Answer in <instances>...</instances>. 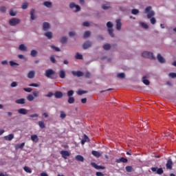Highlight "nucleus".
<instances>
[{
    "mask_svg": "<svg viewBox=\"0 0 176 176\" xmlns=\"http://www.w3.org/2000/svg\"><path fill=\"white\" fill-rule=\"evenodd\" d=\"M10 65L11 67H14V65L19 66V63H16V62H14V61H13V60H10Z\"/></svg>",
    "mask_w": 176,
    "mask_h": 176,
    "instance_id": "de8ad7c7",
    "label": "nucleus"
},
{
    "mask_svg": "<svg viewBox=\"0 0 176 176\" xmlns=\"http://www.w3.org/2000/svg\"><path fill=\"white\" fill-rule=\"evenodd\" d=\"M75 159L78 162H84V160H85V158L83 157V156H82L80 155H76Z\"/></svg>",
    "mask_w": 176,
    "mask_h": 176,
    "instance_id": "393cba45",
    "label": "nucleus"
},
{
    "mask_svg": "<svg viewBox=\"0 0 176 176\" xmlns=\"http://www.w3.org/2000/svg\"><path fill=\"white\" fill-rule=\"evenodd\" d=\"M19 49L21 50V52H27V50H28V48H27L24 44H21Z\"/></svg>",
    "mask_w": 176,
    "mask_h": 176,
    "instance_id": "aec40b11",
    "label": "nucleus"
},
{
    "mask_svg": "<svg viewBox=\"0 0 176 176\" xmlns=\"http://www.w3.org/2000/svg\"><path fill=\"white\" fill-rule=\"evenodd\" d=\"M125 170L127 171V173H131V171H133V166H126Z\"/></svg>",
    "mask_w": 176,
    "mask_h": 176,
    "instance_id": "4c0bfd02",
    "label": "nucleus"
},
{
    "mask_svg": "<svg viewBox=\"0 0 176 176\" xmlns=\"http://www.w3.org/2000/svg\"><path fill=\"white\" fill-rule=\"evenodd\" d=\"M107 27L108 28V32L110 35V36H111V38H113V36H115V34H113V23H112V22L109 21L107 23Z\"/></svg>",
    "mask_w": 176,
    "mask_h": 176,
    "instance_id": "f03ea898",
    "label": "nucleus"
},
{
    "mask_svg": "<svg viewBox=\"0 0 176 176\" xmlns=\"http://www.w3.org/2000/svg\"><path fill=\"white\" fill-rule=\"evenodd\" d=\"M16 14H17V13L16 12L13 11V10H10V16H16Z\"/></svg>",
    "mask_w": 176,
    "mask_h": 176,
    "instance_id": "13d9d810",
    "label": "nucleus"
},
{
    "mask_svg": "<svg viewBox=\"0 0 176 176\" xmlns=\"http://www.w3.org/2000/svg\"><path fill=\"white\" fill-rule=\"evenodd\" d=\"M151 9H152V7L148 6L145 9V13H149L151 12Z\"/></svg>",
    "mask_w": 176,
    "mask_h": 176,
    "instance_id": "e2e57ef3",
    "label": "nucleus"
},
{
    "mask_svg": "<svg viewBox=\"0 0 176 176\" xmlns=\"http://www.w3.org/2000/svg\"><path fill=\"white\" fill-rule=\"evenodd\" d=\"M89 47H91V43L89 41H85L82 45V49L86 50L87 49H89Z\"/></svg>",
    "mask_w": 176,
    "mask_h": 176,
    "instance_id": "9b49d317",
    "label": "nucleus"
},
{
    "mask_svg": "<svg viewBox=\"0 0 176 176\" xmlns=\"http://www.w3.org/2000/svg\"><path fill=\"white\" fill-rule=\"evenodd\" d=\"M28 78L29 79H34V78H35V71H30L28 74Z\"/></svg>",
    "mask_w": 176,
    "mask_h": 176,
    "instance_id": "6ab92c4d",
    "label": "nucleus"
},
{
    "mask_svg": "<svg viewBox=\"0 0 176 176\" xmlns=\"http://www.w3.org/2000/svg\"><path fill=\"white\" fill-rule=\"evenodd\" d=\"M157 58L159 61V63H161L162 64H164V63H166V59L162 56L160 54H158L157 56Z\"/></svg>",
    "mask_w": 176,
    "mask_h": 176,
    "instance_id": "4468645a",
    "label": "nucleus"
},
{
    "mask_svg": "<svg viewBox=\"0 0 176 176\" xmlns=\"http://www.w3.org/2000/svg\"><path fill=\"white\" fill-rule=\"evenodd\" d=\"M59 76L61 79H64V78H65V72L64 70H60L59 72Z\"/></svg>",
    "mask_w": 176,
    "mask_h": 176,
    "instance_id": "cd10ccee",
    "label": "nucleus"
},
{
    "mask_svg": "<svg viewBox=\"0 0 176 176\" xmlns=\"http://www.w3.org/2000/svg\"><path fill=\"white\" fill-rule=\"evenodd\" d=\"M33 96L34 97V98H38V97H39V91H33Z\"/></svg>",
    "mask_w": 176,
    "mask_h": 176,
    "instance_id": "49530a36",
    "label": "nucleus"
},
{
    "mask_svg": "<svg viewBox=\"0 0 176 176\" xmlns=\"http://www.w3.org/2000/svg\"><path fill=\"white\" fill-rule=\"evenodd\" d=\"M91 153L94 156H95V157H101V153H100V152H98V151H92Z\"/></svg>",
    "mask_w": 176,
    "mask_h": 176,
    "instance_id": "a878e982",
    "label": "nucleus"
},
{
    "mask_svg": "<svg viewBox=\"0 0 176 176\" xmlns=\"http://www.w3.org/2000/svg\"><path fill=\"white\" fill-rule=\"evenodd\" d=\"M21 21L17 18H12L11 19H10L9 21V24L11 26H14V25H17V24H20V22Z\"/></svg>",
    "mask_w": 176,
    "mask_h": 176,
    "instance_id": "20e7f679",
    "label": "nucleus"
},
{
    "mask_svg": "<svg viewBox=\"0 0 176 176\" xmlns=\"http://www.w3.org/2000/svg\"><path fill=\"white\" fill-rule=\"evenodd\" d=\"M30 19L31 20H35V9H32L30 10Z\"/></svg>",
    "mask_w": 176,
    "mask_h": 176,
    "instance_id": "b1692460",
    "label": "nucleus"
},
{
    "mask_svg": "<svg viewBox=\"0 0 176 176\" xmlns=\"http://www.w3.org/2000/svg\"><path fill=\"white\" fill-rule=\"evenodd\" d=\"M142 82L144 85H146V86L149 85V80H146V77L145 76L142 78Z\"/></svg>",
    "mask_w": 176,
    "mask_h": 176,
    "instance_id": "2f4dec72",
    "label": "nucleus"
},
{
    "mask_svg": "<svg viewBox=\"0 0 176 176\" xmlns=\"http://www.w3.org/2000/svg\"><path fill=\"white\" fill-rule=\"evenodd\" d=\"M54 96H55V98H63V92L57 91L54 93Z\"/></svg>",
    "mask_w": 176,
    "mask_h": 176,
    "instance_id": "dca6fc26",
    "label": "nucleus"
},
{
    "mask_svg": "<svg viewBox=\"0 0 176 176\" xmlns=\"http://www.w3.org/2000/svg\"><path fill=\"white\" fill-rule=\"evenodd\" d=\"M45 76L46 78H48L50 79H56L57 78V74H56V72L53 70L52 69H48L45 71Z\"/></svg>",
    "mask_w": 176,
    "mask_h": 176,
    "instance_id": "f257e3e1",
    "label": "nucleus"
},
{
    "mask_svg": "<svg viewBox=\"0 0 176 176\" xmlns=\"http://www.w3.org/2000/svg\"><path fill=\"white\" fill-rule=\"evenodd\" d=\"M50 28V23L47 22H44L43 24V31H47Z\"/></svg>",
    "mask_w": 176,
    "mask_h": 176,
    "instance_id": "2eb2a0df",
    "label": "nucleus"
},
{
    "mask_svg": "<svg viewBox=\"0 0 176 176\" xmlns=\"http://www.w3.org/2000/svg\"><path fill=\"white\" fill-rule=\"evenodd\" d=\"M53 96H54V94L52 93V92H49L46 96H45V97H48V98H52V97H53Z\"/></svg>",
    "mask_w": 176,
    "mask_h": 176,
    "instance_id": "69168bd1",
    "label": "nucleus"
},
{
    "mask_svg": "<svg viewBox=\"0 0 176 176\" xmlns=\"http://www.w3.org/2000/svg\"><path fill=\"white\" fill-rule=\"evenodd\" d=\"M91 34V32L90 31H86L85 33H84V36H83V38L85 39H86V38H89V36H90V35Z\"/></svg>",
    "mask_w": 176,
    "mask_h": 176,
    "instance_id": "473e14b6",
    "label": "nucleus"
},
{
    "mask_svg": "<svg viewBox=\"0 0 176 176\" xmlns=\"http://www.w3.org/2000/svg\"><path fill=\"white\" fill-rule=\"evenodd\" d=\"M103 49L104 50H109L111 49V45L109 44H105L103 45Z\"/></svg>",
    "mask_w": 176,
    "mask_h": 176,
    "instance_id": "37998d69",
    "label": "nucleus"
},
{
    "mask_svg": "<svg viewBox=\"0 0 176 176\" xmlns=\"http://www.w3.org/2000/svg\"><path fill=\"white\" fill-rule=\"evenodd\" d=\"M13 138H14V135L12 133L4 136V140H6V141H12Z\"/></svg>",
    "mask_w": 176,
    "mask_h": 176,
    "instance_id": "a211bd4d",
    "label": "nucleus"
},
{
    "mask_svg": "<svg viewBox=\"0 0 176 176\" xmlns=\"http://www.w3.org/2000/svg\"><path fill=\"white\" fill-rule=\"evenodd\" d=\"M82 25L84 27H90V23L89 21H85L82 23Z\"/></svg>",
    "mask_w": 176,
    "mask_h": 176,
    "instance_id": "6e6d98bb",
    "label": "nucleus"
},
{
    "mask_svg": "<svg viewBox=\"0 0 176 176\" xmlns=\"http://www.w3.org/2000/svg\"><path fill=\"white\" fill-rule=\"evenodd\" d=\"M45 35L48 39H52V38H53V33H52V32H47L45 33Z\"/></svg>",
    "mask_w": 176,
    "mask_h": 176,
    "instance_id": "bb28decb",
    "label": "nucleus"
},
{
    "mask_svg": "<svg viewBox=\"0 0 176 176\" xmlns=\"http://www.w3.org/2000/svg\"><path fill=\"white\" fill-rule=\"evenodd\" d=\"M72 74L74 76H78V78H80V76H83V75H85L83 72L81 71H72Z\"/></svg>",
    "mask_w": 176,
    "mask_h": 176,
    "instance_id": "423d86ee",
    "label": "nucleus"
},
{
    "mask_svg": "<svg viewBox=\"0 0 176 176\" xmlns=\"http://www.w3.org/2000/svg\"><path fill=\"white\" fill-rule=\"evenodd\" d=\"M18 113L20 115H27V113H28V110L24 108H21L18 109Z\"/></svg>",
    "mask_w": 176,
    "mask_h": 176,
    "instance_id": "f8f14e48",
    "label": "nucleus"
},
{
    "mask_svg": "<svg viewBox=\"0 0 176 176\" xmlns=\"http://www.w3.org/2000/svg\"><path fill=\"white\" fill-rule=\"evenodd\" d=\"M43 5H44V6H46V8H52V2H50V1H45L44 3H43Z\"/></svg>",
    "mask_w": 176,
    "mask_h": 176,
    "instance_id": "7c9ffc66",
    "label": "nucleus"
},
{
    "mask_svg": "<svg viewBox=\"0 0 176 176\" xmlns=\"http://www.w3.org/2000/svg\"><path fill=\"white\" fill-rule=\"evenodd\" d=\"M67 41H68V38L65 36H63L60 38L61 43H67Z\"/></svg>",
    "mask_w": 176,
    "mask_h": 176,
    "instance_id": "79ce46f5",
    "label": "nucleus"
},
{
    "mask_svg": "<svg viewBox=\"0 0 176 176\" xmlns=\"http://www.w3.org/2000/svg\"><path fill=\"white\" fill-rule=\"evenodd\" d=\"M131 13H132V14H138V13H140V10H138L137 9H133L131 10Z\"/></svg>",
    "mask_w": 176,
    "mask_h": 176,
    "instance_id": "09e8293b",
    "label": "nucleus"
},
{
    "mask_svg": "<svg viewBox=\"0 0 176 176\" xmlns=\"http://www.w3.org/2000/svg\"><path fill=\"white\" fill-rule=\"evenodd\" d=\"M24 146H25V142H23L21 144H16L15 146V149H23V148H24Z\"/></svg>",
    "mask_w": 176,
    "mask_h": 176,
    "instance_id": "5701e85b",
    "label": "nucleus"
},
{
    "mask_svg": "<svg viewBox=\"0 0 176 176\" xmlns=\"http://www.w3.org/2000/svg\"><path fill=\"white\" fill-rule=\"evenodd\" d=\"M169 76L170 78H172L173 79H174V78H176V73H170Z\"/></svg>",
    "mask_w": 176,
    "mask_h": 176,
    "instance_id": "052dcab7",
    "label": "nucleus"
},
{
    "mask_svg": "<svg viewBox=\"0 0 176 176\" xmlns=\"http://www.w3.org/2000/svg\"><path fill=\"white\" fill-rule=\"evenodd\" d=\"M127 162H129V160H127V158L126 157H120L118 159H116V163H127Z\"/></svg>",
    "mask_w": 176,
    "mask_h": 176,
    "instance_id": "6e6552de",
    "label": "nucleus"
},
{
    "mask_svg": "<svg viewBox=\"0 0 176 176\" xmlns=\"http://www.w3.org/2000/svg\"><path fill=\"white\" fill-rule=\"evenodd\" d=\"M16 104H20L21 105L25 104V99L24 98H20L15 101Z\"/></svg>",
    "mask_w": 176,
    "mask_h": 176,
    "instance_id": "4be33fe9",
    "label": "nucleus"
},
{
    "mask_svg": "<svg viewBox=\"0 0 176 176\" xmlns=\"http://www.w3.org/2000/svg\"><path fill=\"white\" fill-rule=\"evenodd\" d=\"M90 140L89 139V137L87 135H84V138L81 140L82 145H85L86 142H89Z\"/></svg>",
    "mask_w": 176,
    "mask_h": 176,
    "instance_id": "f3484780",
    "label": "nucleus"
},
{
    "mask_svg": "<svg viewBox=\"0 0 176 176\" xmlns=\"http://www.w3.org/2000/svg\"><path fill=\"white\" fill-rule=\"evenodd\" d=\"M91 166L94 167V168H96V170H105V166H98L95 162H91Z\"/></svg>",
    "mask_w": 176,
    "mask_h": 176,
    "instance_id": "0eeeda50",
    "label": "nucleus"
},
{
    "mask_svg": "<svg viewBox=\"0 0 176 176\" xmlns=\"http://www.w3.org/2000/svg\"><path fill=\"white\" fill-rule=\"evenodd\" d=\"M23 90L27 93H31L32 91V88H24Z\"/></svg>",
    "mask_w": 176,
    "mask_h": 176,
    "instance_id": "5fc2aeb1",
    "label": "nucleus"
},
{
    "mask_svg": "<svg viewBox=\"0 0 176 176\" xmlns=\"http://www.w3.org/2000/svg\"><path fill=\"white\" fill-rule=\"evenodd\" d=\"M11 87H17V82H12L10 85Z\"/></svg>",
    "mask_w": 176,
    "mask_h": 176,
    "instance_id": "338daca9",
    "label": "nucleus"
},
{
    "mask_svg": "<svg viewBox=\"0 0 176 176\" xmlns=\"http://www.w3.org/2000/svg\"><path fill=\"white\" fill-rule=\"evenodd\" d=\"M164 171L163 170V168H160L157 170V174H159L160 175H162Z\"/></svg>",
    "mask_w": 176,
    "mask_h": 176,
    "instance_id": "a18cd8bd",
    "label": "nucleus"
},
{
    "mask_svg": "<svg viewBox=\"0 0 176 176\" xmlns=\"http://www.w3.org/2000/svg\"><path fill=\"white\" fill-rule=\"evenodd\" d=\"M153 16H155V12H153V11H151V12H148V14H147L148 19H152V17H153Z\"/></svg>",
    "mask_w": 176,
    "mask_h": 176,
    "instance_id": "72a5a7b5",
    "label": "nucleus"
},
{
    "mask_svg": "<svg viewBox=\"0 0 176 176\" xmlns=\"http://www.w3.org/2000/svg\"><path fill=\"white\" fill-rule=\"evenodd\" d=\"M67 102L69 104H74V102H75V98H74L72 96L69 97Z\"/></svg>",
    "mask_w": 176,
    "mask_h": 176,
    "instance_id": "c9c22d12",
    "label": "nucleus"
},
{
    "mask_svg": "<svg viewBox=\"0 0 176 176\" xmlns=\"http://www.w3.org/2000/svg\"><path fill=\"white\" fill-rule=\"evenodd\" d=\"M31 140L33 142H38L39 141V138H38L37 135H32Z\"/></svg>",
    "mask_w": 176,
    "mask_h": 176,
    "instance_id": "412c9836",
    "label": "nucleus"
},
{
    "mask_svg": "<svg viewBox=\"0 0 176 176\" xmlns=\"http://www.w3.org/2000/svg\"><path fill=\"white\" fill-rule=\"evenodd\" d=\"M117 76L120 79H124V78L126 77V76L124 75V73H120V74H118Z\"/></svg>",
    "mask_w": 176,
    "mask_h": 176,
    "instance_id": "a19ab883",
    "label": "nucleus"
},
{
    "mask_svg": "<svg viewBox=\"0 0 176 176\" xmlns=\"http://www.w3.org/2000/svg\"><path fill=\"white\" fill-rule=\"evenodd\" d=\"M51 49H53L54 50H55V52H61V50H60V48L54 46V45H50Z\"/></svg>",
    "mask_w": 176,
    "mask_h": 176,
    "instance_id": "ea45409f",
    "label": "nucleus"
},
{
    "mask_svg": "<svg viewBox=\"0 0 176 176\" xmlns=\"http://www.w3.org/2000/svg\"><path fill=\"white\" fill-rule=\"evenodd\" d=\"M116 30H118V31H120V30H122V22H120V19H116Z\"/></svg>",
    "mask_w": 176,
    "mask_h": 176,
    "instance_id": "ddd939ff",
    "label": "nucleus"
},
{
    "mask_svg": "<svg viewBox=\"0 0 176 176\" xmlns=\"http://www.w3.org/2000/svg\"><path fill=\"white\" fill-rule=\"evenodd\" d=\"M60 153L63 159H67L68 156H71V153H69L68 151H61Z\"/></svg>",
    "mask_w": 176,
    "mask_h": 176,
    "instance_id": "1a4fd4ad",
    "label": "nucleus"
},
{
    "mask_svg": "<svg viewBox=\"0 0 176 176\" xmlns=\"http://www.w3.org/2000/svg\"><path fill=\"white\" fill-rule=\"evenodd\" d=\"M76 60H82L83 59V56L79 53H76V56H75Z\"/></svg>",
    "mask_w": 176,
    "mask_h": 176,
    "instance_id": "f704fd0d",
    "label": "nucleus"
},
{
    "mask_svg": "<svg viewBox=\"0 0 176 176\" xmlns=\"http://www.w3.org/2000/svg\"><path fill=\"white\" fill-rule=\"evenodd\" d=\"M23 170H25L26 173H29V174H31L32 173V170H31V168L28 166H25L23 168Z\"/></svg>",
    "mask_w": 176,
    "mask_h": 176,
    "instance_id": "e433bc0d",
    "label": "nucleus"
},
{
    "mask_svg": "<svg viewBox=\"0 0 176 176\" xmlns=\"http://www.w3.org/2000/svg\"><path fill=\"white\" fill-rule=\"evenodd\" d=\"M142 56L144 58H150V60H156V58L153 56V53L149 52H144L142 53Z\"/></svg>",
    "mask_w": 176,
    "mask_h": 176,
    "instance_id": "7ed1b4c3",
    "label": "nucleus"
},
{
    "mask_svg": "<svg viewBox=\"0 0 176 176\" xmlns=\"http://www.w3.org/2000/svg\"><path fill=\"white\" fill-rule=\"evenodd\" d=\"M29 86L30 87H39V85H38L36 83H32V84L29 85Z\"/></svg>",
    "mask_w": 176,
    "mask_h": 176,
    "instance_id": "4d7b16f0",
    "label": "nucleus"
},
{
    "mask_svg": "<svg viewBox=\"0 0 176 176\" xmlns=\"http://www.w3.org/2000/svg\"><path fill=\"white\" fill-rule=\"evenodd\" d=\"M27 100L28 101H34V100H35V97H34V95L32 94H29L27 96Z\"/></svg>",
    "mask_w": 176,
    "mask_h": 176,
    "instance_id": "c756f323",
    "label": "nucleus"
},
{
    "mask_svg": "<svg viewBox=\"0 0 176 176\" xmlns=\"http://www.w3.org/2000/svg\"><path fill=\"white\" fill-rule=\"evenodd\" d=\"M70 9H75L74 12H80V7L78 5H76L74 3H72L69 5Z\"/></svg>",
    "mask_w": 176,
    "mask_h": 176,
    "instance_id": "39448f33",
    "label": "nucleus"
},
{
    "mask_svg": "<svg viewBox=\"0 0 176 176\" xmlns=\"http://www.w3.org/2000/svg\"><path fill=\"white\" fill-rule=\"evenodd\" d=\"M50 61L52 62L53 64H56L57 63L56 58H54V56H50Z\"/></svg>",
    "mask_w": 176,
    "mask_h": 176,
    "instance_id": "3c124183",
    "label": "nucleus"
},
{
    "mask_svg": "<svg viewBox=\"0 0 176 176\" xmlns=\"http://www.w3.org/2000/svg\"><path fill=\"white\" fill-rule=\"evenodd\" d=\"M37 54H38V51H36L35 50H32L31 51L30 56L32 57H36Z\"/></svg>",
    "mask_w": 176,
    "mask_h": 176,
    "instance_id": "c85d7f7f",
    "label": "nucleus"
},
{
    "mask_svg": "<svg viewBox=\"0 0 176 176\" xmlns=\"http://www.w3.org/2000/svg\"><path fill=\"white\" fill-rule=\"evenodd\" d=\"M86 93H87L86 91L79 90L78 91V96H82V94H86Z\"/></svg>",
    "mask_w": 176,
    "mask_h": 176,
    "instance_id": "603ef678",
    "label": "nucleus"
},
{
    "mask_svg": "<svg viewBox=\"0 0 176 176\" xmlns=\"http://www.w3.org/2000/svg\"><path fill=\"white\" fill-rule=\"evenodd\" d=\"M96 176H104L103 173L101 172H96Z\"/></svg>",
    "mask_w": 176,
    "mask_h": 176,
    "instance_id": "774afa93",
    "label": "nucleus"
},
{
    "mask_svg": "<svg viewBox=\"0 0 176 176\" xmlns=\"http://www.w3.org/2000/svg\"><path fill=\"white\" fill-rule=\"evenodd\" d=\"M150 21L151 24H156V19H155L154 17L151 18Z\"/></svg>",
    "mask_w": 176,
    "mask_h": 176,
    "instance_id": "bf43d9fd",
    "label": "nucleus"
},
{
    "mask_svg": "<svg viewBox=\"0 0 176 176\" xmlns=\"http://www.w3.org/2000/svg\"><path fill=\"white\" fill-rule=\"evenodd\" d=\"M28 8V3H23L22 5V9L25 10Z\"/></svg>",
    "mask_w": 176,
    "mask_h": 176,
    "instance_id": "864d4df0",
    "label": "nucleus"
},
{
    "mask_svg": "<svg viewBox=\"0 0 176 176\" xmlns=\"http://www.w3.org/2000/svg\"><path fill=\"white\" fill-rule=\"evenodd\" d=\"M141 25H142V27H143V28H145V29H146V28H148V24H146V23H141Z\"/></svg>",
    "mask_w": 176,
    "mask_h": 176,
    "instance_id": "0e129e2a",
    "label": "nucleus"
},
{
    "mask_svg": "<svg viewBox=\"0 0 176 176\" xmlns=\"http://www.w3.org/2000/svg\"><path fill=\"white\" fill-rule=\"evenodd\" d=\"M166 167L168 170H173V160L171 159L168 160Z\"/></svg>",
    "mask_w": 176,
    "mask_h": 176,
    "instance_id": "9d476101",
    "label": "nucleus"
},
{
    "mask_svg": "<svg viewBox=\"0 0 176 176\" xmlns=\"http://www.w3.org/2000/svg\"><path fill=\"white\" fill-rule=\"evenodd\" d=\"M67 117V114H65L64 113V111H60V118L61 119H65V118Z\"/></svg>",
    "mask_w": 176,
    "mask_h": 176,
    "instance_id": "c03bdc74",
    "label": "nucleus"
},
{
    "mask_svg": "<svg viewBox=\"0 0 176 176\" xmlns=\"http://www.w3.org/2000/svg\"><path fill=\"white\" fill-rule=\"evenodd\" d=\"M74 90H70L67 92L68 97H72L74 96Z\"/></svg>",
    "mask_w": 176,
    "mask_h": 176,
    "instance_id": "8fccbe9b",
    "label": "nucleus"
},
{
    "mask_svg": "<svg viewBox=\"0 0 176 176\" xmlns=\"http://www.w3.org/2000/svg\"><path fill=\"white\" fill-rule=\"evenodd\" d=\"M0 10L2 13H5L6 12V8L4 6H2L0 8Z\"/></svg>",
    "mask_w": 176,
    "mask_h": 176,
    "instance_id": "680f3d73",
    "label": "nucleus"
},
{
    "mask_svg": "<svg viewBox=\"0 0 176 176\" xmlns=\"http://www.w3.org/2000/svg\"><path fill=\"white\" fill-rule=\"evenodd\" d=\"M38 126H39L40 128H41V129H45V122H42V121H39V122H38Z\"/></svg>",
    "mask_w": 176,
    "mask_h": 176,
    "instance_id": "58836bf2",
    "label": "nucleus"
}]
</instances>
